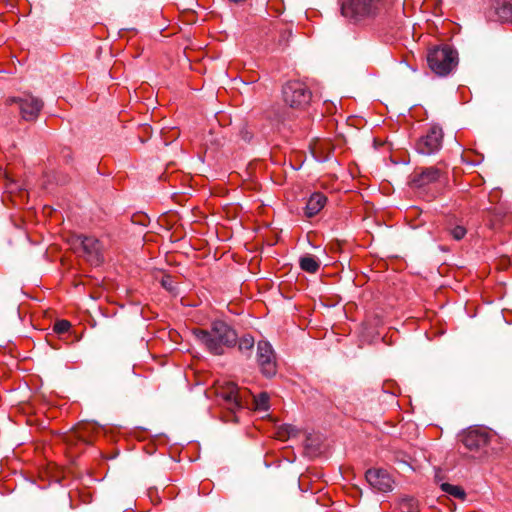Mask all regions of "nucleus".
Wrapping results in <instances>:
<instances>
[{
	"label": "nucleus",
	"instance_id": "obj_1",
	"mask_svg": "<svg viewBox=\"0 0 512 512\" xmlns=\"http://www.w3.org/2000/svg\"><path fill=\"white\" fill-rule=\"evenodd\" d=\"M193 335L211 354L220 356L237 344V332L228 323L217 320L209 329H194Z\"/></svg>",
	"mask_w": 512,
	"mask_h": 512
},
{
	"label": "nucleus",
	"instance_id": "obj_2",
	"mask_svg": "<svg viewBox=\"0 0 512 512\" xmlns=\"http://www.w3.org/2000/svg\"><path fill=\"white\" fill-rule=\"evenodd\" d=\"M392 0H342V15L354 23L378 16Z\"/></svg>",
	"mask_w": 512,
	"mask_h": 512
},
{
	"label": "nucleus",
	"instance_id": "obj_3",
	"mask_svg": "<svg viewBox=\"0 0 512 512\" xmlns=\"http://www.w3.org/2000/svg\"><path fill=\"white\" fill-rule=\"evenodd\" d=\"M427 62L435 74L446 76L456 68L458 54L449 45L434 47L428 52Z\"/></svg>",
	"mask_w": 512,
	"mask_h": 512
},
{
	"label": "nucleus",
	"instance_id": "obj_4",
	"mask_svg": "<svg viewBox=\"0 0 512 512\" xmlns=\"http://www.w3.org/2000/svg\"><path fill=\"white\" fill-rule=\"evenodd\" d=\"M69 243L74 249H81L87 262L92 265H100L104 261L103 244L94 236L84 234H73Z\"/></svg>",
	"mask_w": 512,
	"mask_h": 512
},
{
	"label": "nucleus",
	"instance_id": "obj_5",
	"mask_svg": "<svg viewBox=\"0 0 512 512\" xmlns=\"http://www.w3.org/2000/svg\"><path fill=\"white\" fill-rule=\"evenodd\" d=\"M217 396L223 400L227 409L235 412L248 404L251 396L247 389H240L235 383L227 382L216 389Z\"/></svg>",
	"mask_w": 512,
	"mask_h": 512
},
{
	"label": "nucleus",
	"instance_id": "obj_6",
	"mask_svg": "<svg viewBox=\"0 0 512 512\" xmlns=\"http://www.w3.org/2000/svg\"><path fill=\"white\" fill-rule=\"evenodd\" d=\"M311 97L310 89L299 80L289 81L283 87L284 102L292 108H305L310 103Z\"/></svg>",
	"mask_w": 512,
	"mask_h": 512
},
{
	"label": "nucleus",
	"instance_id": "obj_7",
	"mask_svg": "<svg viewBox=\"0 0 512 512\" xmlns=\"http://www.w3.org/2000/svg\"><path fill=\"white\" fill-rule=\"evenodd\" d=\"M493 435L483 427H470L459 434V439L471 452L485 453Z\"/></svg>",
	"mask_w": 512,
	"mask_h": 512
},
{
	"label": "nucleus",
	"instance_id": "obj_8",
	"mask_svg": "<svg viewBox=\"0 0 512 512\" xmlns=\"http://www.w3.org/2000/svg\"><path fill=\"white\" fill-rule=\"evenodd\" d=\"M443 130L438 125H432L427 132L422 135L415 144V149L422 155H432L437 153L443 143Z\"/></svg>",
	"mask_w": 512,
	"mask_h": 512
},
{
	"label": "nucleus",
	"instance_id": "obj_9",
	"mask_svg": "<svg viewBox=\"0 0 512 512\" xmlns=\"http://www.w3.org/2000/svg\"><path fill=\"white\" fill-rule=\"evenodd\" d=\"M484 15L490 22H512V0H490Z\"/></svg>",
	"mask_w": 512,
	"mask_h": 512
},
{
	"label": "nucleus",
	"instance_id": "obj_10",
	"mask_svg": "<svg viewBox=\"0 0 512 512\" xmlns=\"http://www.w3.org/2000/svg\"><path fill=\"white\" fill-rule=\"evenodd\" d=\"M257 362L261 372L266 377L276 374V361L272 346L267 341H259L257 345Z\"/></svg>",
	"mask_w": 512,
	"mask_h": 512
},
{
	"label": "nucleus",
	"instance_id": "obj_11",
	"mask_svg": "<svg viewBox=\"0 0 512 512\" xmlns=\"http://www.w3.org/2000/svg\"><path fill=\"white\" fill-rule=\"evenodd\" d=\"M8 102H15L19 104L21 117L25 121L36 120L43 107L42 100L31 95L19 98H10L8 99Z\"/></svg>",
	"mask_w": 512,
	"mask_h": 512
},
{
	"label": "nucleus",
	"instance_id": "obj_12",
	"mask_svg": "<svg viewBox=\"0 0 512 512\" xmlns=\"http://www.w3.org/2000/svg\"><path fill=\"white\" fill-rule=\"evenodd\" d=\"M443 172L437 167H427L421 170H416L410 180L413 188L424 189L431 184L436 183L442 177Z\"/></svg>",
	"mask_w": 512,
	"mask_h": 512
},
{
	"label": "nucleus",
	"instance_id": "obj_13",
	"mask_svg": "<svg viewBox=\"0 0 512 512\" xmlns=\"http://www.w3.org/2000/svg\"><path fill=\"white\" fill-rule=\"evenodd\" d=\"M369 485L377 491L387 492L392 489V479L383 469H369L365 473Z\"/></svg>",
	"mask_w": 512,
	"mask_h": 512
},
{
	"label": "nucleus",
	"instance_id": "obj_14",
	"mask_svg": "<svg viewBox=\"0 0 512 512\" xmlns=\"http://www.w3.org/2000/svg\"><path fill=\"white\" fill-rule=\"evenodd\" d=\"M326 201L327 198L323 193H313L306 203L304 210L305 216L311 218L317 215L324 208Z\"/></svg>",
	"mask_w": 512,
	"mask_h": 512
},
{
	"label": "nucleus",
	"instance_id": "obj_15",
	"mask_svg": "<svg viewBox=\"0 0 512 512\" xmlns=\"http://www.w3.org/2000/svg\"><path fill=\"white\" fill-rule=\"evenodd\" d=\"M299 266L301 270L314 274L320 268V261L317 257L311 254H306L299 259Z\"/></svg>",
	"mask_w": 512,
	"mask_h": 512
},
{
	"label": "nucleus",
	"instance_id": "obj_16",
	"mask_svg": "<svg viewBox=\"0 0 512 512\" xmlns=\"http://www.w3.org/2000/svg\"><path fill=\"white\" fill-rule=\"evenodd\" d=\"M488 223L490 228L496 229L499 227L502 219L505 216V212L500 207H494L487 210Z\"/></svg>",
	"mask_w": 512,
	"mask_h": 512
},
{
	"label": "nucleus",
	"instance_id": "obj_17",
	"mask_svg": "<svg viewBox=\"0 0 512 512\" xmlns=\"http://www.w3.org/2000/svg\"><path fill=\"white\" fill-rule=\"evenodd\" d=\"M298 432L299 430L295 426L291 424H285L277 428L275 435L277 439L285 441L291 437H295Z\"/></svg>",
	"mask_w": 512,
	"mask_h": 512
},
{
	"label": "nucleus",
	"instance_id": "obj_18",
	"mask_svg": "<svg viewBox=\"0 0 512 512\" xmlns=\"http://www.w3.org/2000/svg\"><path fill=\"white\" fill-rule=\"evenodd\" d=\"M254 344H255L254 338L249 334L243 335L240 338L237 337L236 345H238V350L243 354L250 355L251 351L254 347Z\"/></svg>",
	"mask_w": 512,
	"mask_h": 512
},
{
	"label": "nucleus",
	"instance_id": "obj_19",
	"mask_svg": "<svg viewBox=\"0 0 512 512\" xmlns=\"http://www.w3.org/2000/svg\"><path fill=\"white\" fill-rule=\"evenodd\" d=\"M94 429V426L90 424H84L81 426H78L75 431L74 435L82 442L86 444L92 443V437L90 435L91 430Z\"/></svg>",
	"mask_w": 512,
	"mask_h": 512
},
{
	"label": "nucleus",
	"instance_id": "obj_20",
	"mask_svg": "<svg viewBox=\"0 0 512 512\" xmlns=\"http://www.w3.org/2000/svg\"><path fill=\"white\" fill-rule=\"evenodd\" d=\"M441 488L444 492H446L447 494H449L455 498H459V499L465 498V491L460 486L452 485L449 483H443L441 485Z\"/></svg>",
	"mask_w": 512,
	"mask_h": 512
},
{
	"label": "nucleus",
	"instance_id": "obj_21",
	"mask_svg": "<svg viewBox=\"0 0 512 512\" xmlns=\"http://www.w3.org/2000/svg\"><path fill=\"white\" fill-rule=\"evenodd\" d=\"M255 409L266 411L269 408V396L267 393H260L258 396H253Z\"/></svg>",
	"mask_w": 512,
	"mask_h": 512
},
{
	"label": "nucleus",
	"instance_id": "obj_22",
	"mask_svg": "<svg viewBox=\"0 0 512 512\" xmlns=\"http://www.w3.org/2000/svg\"><path fill=\"white\" fill-rule=\"evenodd\" d=\"M71 323L68 320H58L55 322L53 330L57 334L61 335L69 331Z\"/></svg>",
	"mask_w": 512,
	"mask_h": 512
},
{
	"label": "nucleus",
	"instance_id": "obj_23",
	"mask_svg": "<svg viewBox=\"0 0 512 512\" xmlns=\"http://www.w3.org/2000/svg\"><path fill=\"white\" fill-rule=\"evenodd\" d=\"M291 36H292V31L290 29H285V30L281 31L279 41H278V46L281 49H284L288 45V42H289V39Z\"/></svg>",
	"mask_w": 512,
	"mask_h": 512
},
{
	"label": "nucleus",
	"instance_id": "obj_24",
	"mask_svg": "<svg viewBox=\"0 0 512 512\" xmlns=\"http://www.w3.org/2000/svg\"><path fill=\"white\" fill-rule=\"evenodd\" d=\"M161 285L163 286V288H165L167 291H169L171 293L176 291V284H175L173 278L169 275L163 276V278L161 280Z\"/></svg>",
	"mask_w": 512,
	"mask_h": 512
},
{
	"label": "nucleus",
	"instance_id": "obj_25",
	"mask_svg": "<svg viewBox=\"0 0 512 512\" xmlns=\"http://www.w3.org/2000/svg\"><path fill=\"white\" fill-rule=\"evenodd\" d=\"M467 231L465 227L457 225L451 229L450 234L455 240H461L465 237Z\"/></svg>",
	"mask_w": 512,
	"mask_h": 512
},
{
	"label": "nucleus",
	"instance_id": "obj_26",
	"mask_svg": "<svg viewBox=\"0 0 512 512\" xmlns=\"http://www.w3.org/2000/svg\"><path fill=\"white\" fill-rule=\"evenodd\" d=\"M244 139H249V137H248V133H246V134L244 135Z\"/></svg>",
	"mask_w": 512,
	"mask_h": 512
}]
</instances>
